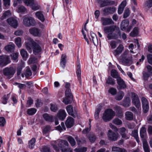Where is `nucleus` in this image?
I'll use <instances>...</instances> for the list:
<instances>
[{
  "label": "nucleus",
  "mask_w": 152,
  "mask_h": 152,
  "mask_svg": "<svg viewBox=\"0 0 152 152\" xmlns=\"http://www.w3.org/2000/svg\"><path fill=\"white\" fill-rule=\"evenodd\" d=\"M23 24L26 26H34L36 22L33 18L31 17L25 16L23 20Z\"/></svg>",
  "instance_id": "nucleus-5"
},
{
  "label": "nucleus",
  "mask_w": 152,
  "mask_h": 152,
  "mask_svg": "<svg viewBox=\"0 0 152 152\" xmlns=\"http://www.w3.org/2000/svg\"><path fill=\"white\" fill-rule=\"evenodd\" d=\"M106 83L111 85H114L115 84V82L113 79L109 76L106 80Z\"/></svg>",
  "instance_id": "nucleus-43"
},
{
  "label": "nucleus",
  "mask_w": 152,
  "mask_h": 152,
  "mask_svg": "<svg viewBox=\"0 0 152 152\" xmlns=\"http://www.w3.org/2000/svg\"><path fill=\"white\" fill-rule=\"evenodd\" d=\"M37 110L34 108H31L28 109L27 110V113L29 115H32L36 113Z\"/></svg>",
  "instance_id": "nucleus-46"
},
{
  "label": "nucleus",
  "mask_w": 152,
  "mask_h": 152,
  "mask_svg": "<svg viewBox=\"0 0 152 152\" xmlns=\"http://www.w3.org/2000/svg\"><path fill=\"white\" fill-rule=\"evenodd\" d=\"M124 94L123 92L121 91H120L118 94L115 97V99L118 101H119L122 99L124 96Z\"/></svg>",
  "instance_id": "nucleus-38"
},
{
  "label": "nucleus",
  "mask_w": 152,
  "mask_h": 152,
  "mask_svg": "<svg viewBox=\"0 0 152 152\" xmlns=\"http://www.w3.org/2000/svg\"><path fill=\"white\" fill-rule=\"evenodd\" d=\"M121 61L124 65L126 66H130L133 63L132 57L131 56L121 58Z\"/></svg>",
  "instance_id": "nucleus-9"
},
{
  "label": "nucleus",
  "mask_w": 152,
  "mask_h": 152,
  "mask_svg": "<svg viewBox=\"0 0 152 152\" xmlns=\"http://www.w3.org/2000/svg\"><path fill=\"white\" fill-rule=\"evenodd\" d=\"M18 53H17L12 54L11 55L12 59L14 60H16L18 58Z\"/></svg>",
  "instance_id": "nucleus-63"
},
{
  "label": "nucleus",
  "mask_w": 152,
  "mask_h": 152,
  "mask_svg": "<svg viewBox=\"0 0 152 152\" xmlns=\"http://www.w3.org/2000/svg\"><path fill=\"white\" fill-rule=\"evenodd\" d=\"M139 28L138 27H135L133 29V31L130 34V35L132 37L136 36L138 33V30Z\"/></svg>",
  "instance_id": "nucleus-39"
},
{
  "label": "nucleus",
  "mask_w": 152,
  "mask_h": 152,
  "mask_svg": "<svg viewBox=\"0 0 152 152\" xmlns=\"http://www.w3.org/2000/svg\"><path fill=\"white\" fill-rule=\"evenodd\" d=\"M66 56L65 54H62L61 56L60 64L61 66L64 68L66 63Z\"/></svg>",
  "instance_id": "nucleus-26"
},
{
  "label": "nucleus",
  "mask_w": 152,
  "mask_h": 152,
  "mask_svg": "<svg viewBox=\"0 0 152 152\" xmlns=\"http://www.w3.org/2000/svg\"><path fill=\"white\" fill-rule=\"evenodd\" d=\"M132 135L134 137L137 142L138 143H139L140 142V140L138 137V130L136 129L133 131L132 133Z\"/></svg>",
  "instance_id": "nucleus-41"
},
{
  "label": "nucleus",
  "mask_w": 152,
  "mask_h": 152,
  "mask_svg": "<svg viewBox=\"0 0 152 152\" xmlns=\"http://www.w3.org/2000/svg\"><path fill=\"white\" fill-rule=\"evenodd\" d=\"M88 137L90 141L91 142H94L96 139V136L93 134H90L88 136Z\"/></svg>",
  "instance_id": "nucleus-45"
},
{
  "label": "nucleus",
  "mask_w": 152,
  "mask_h": 152,
  "mask_svg": "<svg viewBox=\"0 0 152 152\" xmlns=\"http://www.w3.org/2000/svg\"><path fill=\"white\" fill-rule=\"evenodd\" d=\"M126 119L128 120H131L133 119V115L132 113L127 111L125 114Z\"/></svg>",
  "instance_id": "nucleus-32"
},
{
  "label": "nucleus",
  "mask_w": 152,
  "mask_h": 152,
  "mask_svg": "<svg viewBox=\"0 0 152 152\" xmlns=\"http://www.w3.org/2000/svg\"><path fill=\"white\" fill-rule=\"evenodd\" d=\"M28 42L26 43L25 44L27 50H31V46H32L33 49V53L35 55L40 54L42 51V48L40 46L30 38H28Z\"/></svg>",
  "instance_id": "nucleus-1"
},
{
  "label": "nucleus",
  "mask_w": 152,
  "mask_h": 152,
  "mask_svg": "<svg viewBox=\"0 0 152 152\" xmlns=\"http://www.w3.org/2000/svg\"><path fill=\"white\" fill-rule=\"evenodd\" d=\"M30 33L35 36L39 37L41 35V31L36 28H33L29 29Z\"/></svg>",
  "instance_id": "nucleus-14"
},
{
  "label": "nucleus",
  "mask_w": 152,
  "mask_h": 152,
  "mask_svg": "<svg viewBox=\"0 0 152 152\" xmlns=\"http://www.w3.org/2000/svg\"><path fill=\"white\" fill-rule=\"evenodd\" d=\"M50 110L53 112H55L58 110L57 106L55 104H50Z\"/></svg>",
  "instance_id": "nucleus-57"
},
{
  "label": "nucleus",
  "mask_w": 152,
  "mask_h": 152,
  "mask_svg": "<svg viewBox=\"0 0 152 152\" xmlns=\"http://www.w3.org/2000/svg\"><path fill=\"white\" fill-rule=\"evenodd\" d=\"M81 72L80 66V64H79L77 66L76 73L78 80L80 82L81 81Z\"/></svg>",
  "instance_id": "nucleus-25"
},
{
  "label": "nucleus",
  "mask_w": 152,
  "mask_h": 152,
  "mask_svg": "<svg viewBox=\"0 0 152 152\" xmlns=\"http://www.w3.org/2000/svg\"><path fill=\"white\" fill-rule=\"evenodd\" d=\"M116 10V9L114 7H106L102 10L103 14L105 16L113 14L115 12Z\"/></svg>",
  "instance_id": "nucleus-8"
},
{
  "label": "nucleus",
  "mask_w": 152,
  "mask_h": 152,
  "mask_svg": "<svg viewBox=\"0 0 152 152\" xmlns=\"http://www.w3.org/2000/svg\"><path fill=\"white\" fill-rule=\"evenodd\" d=\"M65 94L66 97L72 96L71 93V90L69 88L66 89L65 92Z\"/></svg>",
  "instance_id": "nucleus-60"
},
{
  "label": "nucleus",
  "mask_w": 152,
  "mask_h": 152,
  "mask_svg": "<svg viewBox=\"0 0 152 152\" xmlns=\"http://www.w3.org/2000/svg\"><path fill=\"white\" fill-rule=\"evenodd\" d=\"M102 107L100 105H98L96 109L94 116V118L96 120L99 118V113L101 110Z\"/></svg>",
  "instance_id": "nucleus-31"
},
{
  "label": "nucleus",
  "mask_w": 152,
  "mask_h": 152,
  "mask_svg": "<svg viewBox=\"0 0 152 152\" xmlns=\"http://www.w3.org/2000/svg\"><path fill=\"white\" fill-rule=\"evenodd\" d=\"M74 120L72 117H69L65 122V124L67 128H70L74 124Z\"/></svg>",
  "instance_id": "nucleus-17"
},
{
  "label": "nucleus",
  "mask_w": 152,
  "mask_h": 152,
  "mask_svg": "<svg viewBox=\"0 0 152 152\" xmlns=\"http://www.w3.org/2000/svg\"><path fill=\"white\" fill-rule=\"evenodd\" d=\"M20 53L23 58L25 60H26L28 57V54L27 52L24 49H22L20 50Z\"/></svg>",
  "instance_id": "nucleus-37"
},
{
  "label": "nucleus",
  "mask_w": 152,
  "mask_h": 152,
  "mask_svg": "<svg viewBox=\"0 0 152 152\" xmlns=\"http://www.w3.org/2000/svg\"><path fill=\"white\" fill-rule=\"evenodd\" d=\"M116 26H111L104 27V31L106 34L112 33L115 30Z\"/></svg>",
  "instance_id": "nucleus-18"
},
{
  "label": "nucleus",
  "mask_w": 152,
  "mask_h": 152,
  "mask_svg": "<svg viewBox=\"0 0 152 152\" xmlns=\"http://www.w3.org/2000/svg\"><path fill=\"white\" fill-rule=\"evenodd\" d=\"M101 22L103 26H107L114 24V23L110 18L102 17L101 18Z\"/></svg>",
  "instance_id": "nucleus-11"
},
{
  "label": "nucleus",
  "mask_w": 152,
  "mask_h": 152,
  "mask_svg": "<svg viewBox=\"0 0 152 152\" xmlns=\"http://www.w3.org/2000/svg\"><path fill=\"white\" fill-rule=\"evenodd\" d=\"M113 122L115 124L117 125H120L122 124V122L121 120L118 118L114 119L113 121Z\"/></svg>",
  "instance_id": "nucleus-52"
},
{
  "label": "nucleus",
  "mask_w": 152,
  "mask_h": 152,
  "mask_svg": "<svg viewBox=\"0 0 152 152\" xmlns=\"http://www.w3.org/2000/svg\"><path fill=\"white\" fill-rule=\"evenodd\" d=\"M142 106H149L148 100L145 98L142 97L141 99Z\"/></svg>",
  "instance_id": "nucleus-50"
},
{
  "label": "nucleus",
  "mask_w": 152,
  "mask_h": 152,
  "mask_svg": "<svg viewBox=\"0 0 152 152\" xmlns=\"http://www.w3.org/2000/svg\"><path fill=\"white\" fill-rule=\"evenodd\" d=\"M140 136L141 138H144L146 135V129L144 127H142L140 131Z\"/></svg>",
  "instance_id": "nucleus-30"
},
{
  "label": "nucleus",
  "mask_w": 152,
  "mask_h": 152,
  "mask_svg": "<svg viewBox=\"0 0 152 152\" xmlns=\"http://www.w3.org/2000/svg\"><path fill=\"white\" fill-rule=\"evenodd\" d=\"M111 75L113 77L117 79V80L120 77L118 72L115 69H112L111 70Z\"/></svg>",
  "instance_id": "nucleus-36"
},
{
  "label": "nucleus",
  "mask_w": 152,
  "mask_h": 152,
  "mask_svg": "<svg viewBox=\"0 0 152 152\" xmlns=\"http://www.w3.org/2000/svg\"><path fill=\"white\" fill-rule=\"evenodd\" d=\"M66 116V113L64 110H60L58 114V118L61 120H63Z\"/></svg>",
  "instance_id": "nucleus-21"
},
{
  "label": "nucleus",
  "mask_w": 152,
  "mask_h": 152,
  "mask_svg": "<svg viewBox=\"0 0 152 152\" xmlns=\"http://www.w3.org/2000/svg\"><path fill=\"white\" fill-rule=\"evenodd\" d=\"M15 45L12 43H10L9 44L6 46L5 47V50L7 52H12L15 50Z\"/></svg>",
  "instance_id": "nucleus-19"
},
{
  "label": "nucleus",
  "mask_w": 152,
  "mask_h": 152,
  "mask_svg": "<svg viewBox=\"0 0 152 152\" xmlns=\"http://www.w3.org/2000/svg\"><path fill=\"white\" fill-rule=\"evenodd\" d=\"M32 75V72L29 68H28L26 70L25 75L26 77L28 78L30 76Z\"/></svg>",
  "instance_id": "nucleus-56"
},
{
  "label": "nucleus",
  "mask_w": 152,
  "mask_h": 152,
  "mask_svg": "<svg viewBox=\"0 0 152 152\" xmlns=\"http://www.w3.org/2000/svg\"><path fill=\"white\" fill-rule=\"evenodd\" d=\"M24 3L27 6L31 7L34 4V0H23Z\"/></svg>",
  "instance_id": "nucleus-44"
},
{
  "label": "nucleus",
  "mask_w": 152,
  "mask_h": 152,
  "mask_svg": "<svg viewBox=\"0 0 152 152\" xmlns=\"http://www.w3.org/2000/svg\"><path fill=\"white\" fill-rule=\"evenodd\" d=\"M143 78L144 80H146L148 79L149 77V74L145 71H143L142 72Z\"/></svg>",
  "instance_id": "nucleus-61"
},
{
  "label": "nucleus",
  "mask_w": 152,
  "mask_h": 152,
  "mask_svg": "<svg viewBox=\"0 0 152 152\" xmlns=\"http://www.w3.org/2000/svg\"><path fill=\"white\" fill-rule=\"evenodd\" d=\"M40 8V6L37 3H35L31 6V9L32 10L36 11L39 10Z\"/></svg>",
  "instance_id": "nucleus-55"
},
{
  "label": "nucleus",
  "mask_w": 152,
  "mask_h": 152,
  "mask_svg": "<svg viewBox=\"0 0 152 152\" xmlns=\"http://www.w3.org/2000/svg\"><path fill=\"white\" fill-rule=\"evenodd\" d=\"M51 131V127L50 126H45L43 129V133L45 134Z\"/></svg>",
  "instance_id": "nucleus-51"
},
{
  "label": "nucleus",
  "mask_w": 152,
  "mask_h": 152,
  "mask_svg": "<svg viewBox=\"0 0 152 152\" xmlns=\"http://www.w3.org/2000/svg\"><path fill=\"white\" fill-rule=\"evenodd\" d=\"M66 110L69 115L75 117V115L73 111V107L71 105H69L66 107Z\"/></svg>",
  "instance_id": "nucleus-24"
},
{
  "label": "nucleus",
  "mask_w": 152,
  "mask_h": 152,
  "mask_svg": "<svg viewBox=\"0 0 152 152\" xmlns=\"http://www.w3.org/2000/svg\"><path fill=\"white\" fill-rule=\"evenodd\" d=\"M143 146L145 152H150V148L147 142L145 140L143 141Z\"/></svg>",
  "instance_id": "nucleus-35"
},
{
  "label": "nucleus",
  "mask_w": 152,
  "mask_h": 152,
  "mask_svg": "<svg viewBox=\"0 0 152 152\" xmlns=\"http://www.w3.org/2000/svg\"><path fill=\"white\" fill-rule=\"evenodd\" d=\"M36 142V140L34 138H32L28 142V147L31 149L34 148L35 146V143Z\"/></svg>",
  "instance_id": "nucleus-42"
},
{
  "label": "nucleus",
  "mask_w": 152,
  "mask_h": 152,
  "mask_svg": "<svg viewBox=\"0 0 152 152\" xmlns=\"http://www.w3.org/2000/svg\"><path fill=\"white\" fill-rule=\"evenodd\" d=\"M145 5L148 8L152 7V0H148L145 3Z\"/></svg>",
  "instance_id": "nucleus-64"
},
{
  "label": "nucleus",
  "mask_w": 152,
  "mask_h": 152,
  "mask_svg": "<svg viewBox=\"0 0 152 152\" xmlns=\"http://www.w3.org/2000/svg\"><path fill=\"white\" fill-rule=\"evenodd\" d=\"M115 109L118 114V116L121 118L123 116V114L121 108L118 106H115Z\"/></svg>",
  "instance_id": "nucleus-23"
},
{
  "label": "nucleus",
  "mask_w": 152,
  "mask_h": 152,
  "mask_svg": "<svg viewBox=\"0 0 152 152\" xmlns=\"http://www.w3.org/2000/svg\"><path fill=\"white\" fill-rule=\"evenodd\" d=\"M129 24V22L128 20H123L121 23V29L124 31L126 30Z\"/></svg>",
  "instance_id": "nucleus-22"
},
{
  "label": "nucleus",
  "mask_w": 152,
  "mask_h": 152,
  "mask_svg": "<svg viewBox=\"0 0 152 152\" xmlns=\"http://www.w3.org/2000/svg\"><path fill=\"white\" fill-rule=\"evenodd\" d=\"M41 152H50V148L47 146H43L41 149Z\"/></svg>",
  "instance_id": "nucleus-58"
},
{
  "label": "nucleus",
  "mask_w": 152,
  "mask_h": 152,
  "mask_svg": "<svg viewBox=\"0 0 152 152\" xmlns=\"http://www.w3.org/2000/svg\"><path fill=\"white\" fill-rule=\"evenodd\" d=\"M15 42L17 46L19 48L21 47V39L20 37H18L15 39Z\"/></svg>",
  "instance_id": "nucleus-47"
},
{
  "label": "nucleus",
  "mask_w": 152,
  "mask_h": 152,
  "mask_svg": "<svg viewBox=\"0 0 152 152\" xmlns=\"http://www.w3.org/2000/svg\"><path fill=\"white\" fill-rule=\"evenodd\" d=\"M11 15V13L10 11L8 10L5 12L3 14V15L0 18L1 20H3L5 19L7 17L10 16Z\"/></svg>",
  "instance_id": "nucleus-34"
},
{
  "label": "nucleus",
  "mask_w": 152,
  "mask_h": 152,
  "mask_svg": "<svg viewBox=\"0 0 152 152\" xmlns=\"http://www.w3.org/2000/svg\"><path fill=\"white\" fill-rule=\"evenodd\" d=\"M124 49V47L122 44H120L116 49L114 50L113 53L115 56L120 55L123 51Z\"/></svg>",
  "instance_id": "nucleus-16"
},
{
  "label": "nucleus",
  "mask_w": 152,
  "mask_h": 152,
  "mask_svg": "<svg viewBox=\"0 0 152 152\" xmlns=\"http://www.w3.org/2000/svg\"><path fill=\"white\" fill-rule=\"evenodd\" d=\"M117 80L118 85V86L117 87L118 89H124L126 88V85L124 81L121 77L118 78Z\"/></svg>",
  "instance_id": "nucleus-15"
},
{
  "label": "nucleus",
  "mask_w": 152,
  "mask_h": 152,
  "mask_svg": "<svg viewBox=\"0 0 152 152\" xmlns=\"http://www.w3.org/2000/svg\"><path fill=\"white\" fill-rule=\"evenodd\" d=\"M117 92L116 89L113 87L110 88L108 90V92L112 95L116 94Z\"/></svg>",
  "instance_id": "nucleus-54"
},
{
  "label": "nucleus",
  "mask_w": 152,
  "mask_h": 152,
  "mask_svg": "<svg viewBox=\"0 0 152 152\" xmlns=\"http://www.w3.org/2000/svg\"><path fill=\"white\" fill-rule=\"evenodd\" d=\"M67 139L72 146H73L75 145L76 142L74 138L72 136H69L67 137Z\"/></svg>",
  "instance_id": "nucleus-40"
},
{
  "label": "nucleus",
  "mask_w": 152,
  "mask_h": 152,
  "mask_svg": "<svg viewBox=\"0 0 152 152\" xmlns=\"http://www.w3.org/2000/svg\"><path fill=\"white\" fill-rule=\"evenodd\" d=\"M16 69L13 67H7L3 70V74L7 78L10 79L12 77L15 72Z\"/></svg>",
  "instance_id": "nucleus-4"
},
{
  "label": "nucleus",
  "mask_w": 152,
  "mask_h": 152,
  "mask_svg": "<svg viewBox=\"0 0 152 152\" xmlns=\"http://www.w3.org/2000/svg\"><path fill=\"white\" fill-rule=\"evenodd\" d=\"M109 44L113 49H115L116 47V42L115 41H111L110 42Z\"/></svg>",
  "instance_id": "nucleus-59"
},
{
  "label": "nucleus",
  "mask_w": 152,
  "mask_h": 152,
  "mask_svg": "<svg viewBox=\"0 0 152 152\" xmlns=\"http://www.w3.org/2000/svg\"><path fill=\"white\" fill-rule=\"evenodd\" d=\"M107 136L110 140L115 141L117 140L118 137V134L113 132L111 130H109L108 132Z\"/></svg>",
  "instance_id": "nucleus-10"
},
{
  "label": "nucleus",
  "mask_w": 152,
  "mask_h": 152,
  "mask_svg": "<svg viewBox=\"0 0 152 152\" xmlns=\"http://www.w3.org/2000/svg\"><path fill=\"white\" fill-rule=\"evenodd\" d=\"M132 102L136 108L141 109V104L138 96L134 93H132Z\"/></svg>",
  "instance_id": "nucleus-6"
},
{
  "label": "nucleus",
  "mask_w": 152,
  "mask_h": 152,
  "mask_svg": "<svg viewBox=\"0 0 152 152\" xmlns=\"http://www.w3.org/2000/svg\"><path fill=\"white\" fill-rule=\"evenodd\" d=\"M26 10V8L23 6H19L17 9V11L18 12H24Z\"/></svg>",
  "instance_id": "nucleus-49"
},
{
  "label": "nucleus",
  "mask_w": 152,
  "mask_h": 152,
  "mask_svg": "<svg viewBox=\"0 0 152 152\" xmlns=\"http://www.w3.org/2000/svg\"><path fill=\"white\" fill-rule=\"evenodd\" d=\"M130 100L129 97H127L126 100L124 101L123 105L125 107H128L130 105Z\"/></svg>",
  "instance_id": "nucleus-48"
},
{
  "label": "nucleus",
  "mask_w": 152,
  "mask_h": 152,
  "mask_svg": "<svg viewBox=\"0 0 152 152\" xmlns=\"http://www.w3.org/2000/svg\"><path fill=\"white\" fill-rule=\"evenodd\" d=\"M7 22L9 25L15 28H16L18 25L17 20L13 18H10L7 20Z\"/></svg>",
  "instance_id": "nucleus-12"
},
{
  "label": "nucleus",
  "mask_w": 152,
  "mask_h": 152,
  "mask_svg": "<svg viewBox=\"0 0 152 152\" xmlns=\"http://www.w3.org/2000/svg\"><path fill=\"white\" fill-rule=\"evenodd\" d=\"M36 17L40 20L42 22H43L45 20V18L43 15L41 11L36 12L35 14Z\"/></svg>",
  "instance_id": "nucleus-27"
},
{
  "label": "nucleus",
  "mask_w": 152,
  "mask_h": 152,
  "mask_svg": "<svg viewBox=\"0 0 152 152\" xmlns=\"http://www.w3.org/2000/svg\"><path fill=\"white\" fill-rule=\"evenodd\" d=\"M73 96L67 97L66 96V97L63 99V102L66 104H68L71 103L73 101Z\"/></svg>",
  "instance_id": "nucleus-33"
},
{
  "label": "nucleus",
  "mask_w": 152,
  "mask_h": 152,
  "mask_svg": "<svg viewBox=\"0 0 152 152\" xmlns=\"http://www.w3.org/2000/svg\"><path fill=\"white\" fill-rule=\"evenodd\" d=\"M126 1H122L119 6L118 12L119 14H121L123 12L124 9L126 6Z\"/></svg>",
  "instance_id": "nucleus-20"
},
{
  "label": "nucleus",
  "mask_w": 152,
  "mask_h": 152,
  "mask_svg": "<svg viewBox=\"0 0 152 152\" xmlns=\"http://www.w3.org/2000/svg\"><path fill=\"white\" fill-rule=\"evenodd\" d=\"M43 116L45 120L47 121L52 122L53 121V117L51 115H49L48 114H44Z\"/></svg>",
  "instance_id": "nucleus-29"
},
{
  "label": "nucleus",
  "mask_w": 152,
  "mask_h": 152,
  "mask_svg": "<svg viewBox=\"0 0 152 152\" xmlns=\"http://www.w3.org/2000/svg\"><path fill=\"white\" fill-rule=\"evenodd\" d=\"M91 39L94 44L95 46H97L98 45V39L96 35L94 33H91Z\"/></svg>",
  "instance_id": "nucleus-28"
},
{
  "label": "nucleus",
  "mask_w": 152,
  "mask_h": 152,
  "mask_svg": "<svg viewBox=\"0 0 152 152\" xmlns=\"http://www.w3.org/2000/svg\"><path fill=\"white\" fill-rule=\"evenodd\" d=\"M115 115V113L112 109H109L106 110L104 113L102 119L105 122L110 121Z\"/></svg>",
  "instance_id": "nucleus-3"
},
{
  "label": "nucleus",
  "mask_w": 152,
  "mask_h": 152,
  "mask_svg": "<svg viewBox=\"0 0 152 152\" xmlns=\"http://www.w3.org/2000/svg\"><path fill=\"white\" fill-rule=\"evenodd\" d=\"M11 62L9 56H0V66H5Z\"/></svg>",
  "instance_id": "nucleus-7"
},
{
  "label": "nucleus",
  "mask_w": 152,
  "mask_h": 152,
  "mask_svg": "<svg viewBox=\"0 0 152 152\" xmlns=\"http://www.w3.org/2000/svg\"><path fill=\"white\" fill-rule=\"evenodd\" d=\"M98 3L101 7L107 6L110 4H113L114 2L108 0H97Z\"/></svg>",
  "instance_id": "nucleus-13"
},
{
  "label": "nucleus",
  "mask_w": 152,
  "mask_h": 152,
  "mask_svg": "<svg viewBox=\"0 0 152 152\" xmlns=\"http://www.w3.org/2000/svg\"><path fill=\"white\" fill-rule=\"evenodd\" d=\"M87 150V148L85 147L81 148H76L74 151L76 152H85Z\"/></svg>",
  "instance_id": "nucleus-53"
},
{
  "label": "nucleus",
  "mask_w": 152,
  "mask_h": 152,
  "mask_svg": "<svg viewBox=\"0 0 152 152\" xmlns=\"http://www.w3.org/2000/svg\"><path fill=\"white\" fill-rule=\"evenodd\" d=\"M51 145L54 149L56 152L59 151V148L64 149L65 146H68L69 144L66 140L58 139L56 141H53L51 142Z\"/></svg>",
  "instance_id": "nucleus-2"
},
{
  "label": "nucleus",
  "mask_w": 152,
  "mask_h": 152,
  "mask_svg": "<svg viewBox=\"0 0 152 152\" xmlns=\"http://www.w3.org/2000/svg\"><path fill=\"white\" fill-rule=\"evenodd\" d=\"M130 13V11L129 9H126L125 10L124 15V18H127L129 15Z\"/></svg>",
  "instance_id": "nucleus-62"
}]
</instances>
